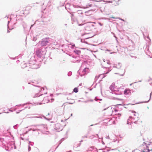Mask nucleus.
<instances>
[{"mask_svg": "<svg viewBox=\"0 0 152 152\" xmlns=\"http://www.w3.org/2000/svg\"><path fill=\"white\" fill-rule=\"evenodd\" d=\"M45 95L41 94L39 95L37 98V100L39 102V104H41L45 103V102L44 101L45 99H46V97Z\"/></svg>", "mask_w": 152, "mask_h": 152, "instance_id": "f257e3e1", "label": "nucleus"}, {"mask_svg": "<svg viewBox=\"0 0 152 152\" xmlns=\"http://www.w3.org/2000/svg\"><path fill=\"white\" fill-rule=\"evenodd\" d=\"M55 128L56 130L59 131L62 129V126L60 123H57L55 125Z\"/></svg>", "mask_w": 152, "mask_h": 152, "instance_id": "f03ea898", "label": "nucleus"}, {"mask_svg": "<svg viewBox=\"0 0 152 152\" xmlns=\"http://www.w3.org/2000/svg\"><path fill=\"white\" fill-rule=\"evenodd\" d=\"M31 7H27V8H26L25 9V10L24 11H28V12L26 13H25V11H24V10H23V14H26V15H28V14H29V13H30V10H31Z\"/></svg>", "mask_w": 152, "mask_h": 152, "instance_id": "7ed1b4c3", "label": "nucleus"}, {"mask_svg": "<svg viewBox=\"0 0 152 152\" xmlns=\"http://www.w3.org/2000/svg\"><path fill=\"white\" fill-rule=\"evenodd\" d=\"M42 52V51L38 50L36 51V53L38 57H40L43 55Z\"/></svg>", "mask_w": 152, "mask_h": 152, "instance_id": "20e7f679", "label": "nucleus"}, {"mask_svg": "<svg viewBox=\"0 0 152 152\" xmlns=\"http://www.w3.org/2000/svg\"><path fill=\"white\" fill-rule=\"evenodd\" d=\"M131 94L130 90L129 89L126 88L125 89L124 91V94L125 95H129Z\"/></svg>", "mask_w": 152, "mask_h": 152, "instance_id": "39448f33", "label": "nucleus"}, {"mask_svg": "<svg viewBox=\"0 0 152 152\" xmlns=\"http://www.w3.org/2000/svg\"><path fill=\"white\" fill-rule=\"evenodd\" d=\"M48 42V40H43L41 42V45L42 46H46Z\"/></svg>", "mask_w": 152, "mask_h": 152, "instance_id": "423d86ee", "label": "nucleus"}, {"mask_svg": "<svg viewBox=\"0 0 152 152\" xmlns=\"http://www.w3.org/2000/svg\"><path fill=\"white\" fill-rule=\"evenodd\" d=\"M115 85L114 84H112L110 87V89L112 91H115L114 88H115Z\"/></svg>", "mask_w": 152, "mask_h": 152, "instance_id": "0eeeda50", "label": "nucleus"}, {"mask_svg": "<svg viewBox=\"0 0 152 152\" xmlns=\"http://www.w3.org/2000/svg\"><path fill=\"white\" fill-rule=\"evenodd\" d=\"M73 91L75 93H77L78 91V89L77 88H75L73 89Z\"/></svg>", "mask_w": 152, "mask_h": 152, "instance_id": "6e6552de", "label": "nucleus"}, {"mask_svg": "<svg viewBox=\"0 0 152 152\" xmlns=\"http://www.w3.org/2000/svg\"><path fill=\"white\" fill-rule=\"evenodd\" d=\"M114 110L115 111H116H116H118V110H117V109H114Z\"/></svg>", "mask_w": 152, "mask_h": 152, "instance_id": "1a4fd4ad", "label": "nucleus"}, {"mask_svg": "<svg viewBox=\"0 0 152 152\" xmlns=\"http://www.w3.org/2000/svg\"><path fill=\"white\" fill-rule=\"evenodd\" d=\"M37 96L36 95H35L34 96V97H37Z\"/></svg>", "mask_w": 152, "mask_h": 152, "instance_id": "9d476101", "label": "nucleus"}, {"mask_svg": "<svg viewBox=\"0 0 152 152\" xmlns=\"http://www.w3.org/2000/svg\"><path fill=\"white\" fill-rule=\"evenodd\" d=\"M106 3H108V1H106Z\"/></svg>", "mask_w": 152, "mask_h": 152, "instance_id": "9b49d317", "label": "nucleus"}]
</instances>
